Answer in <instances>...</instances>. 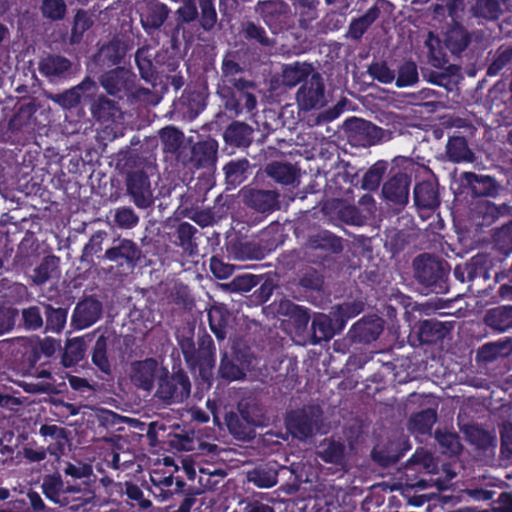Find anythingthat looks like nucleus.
<instances>
[{
    "mask_svg": "<svg viewBox=\"0 0 512 512\" xmlns=\"http://www.w3.org/2000/svg\"><path fill=\"white\" fill-rule=\"evenodd\" d=\"M64 471L66 475H69L74 479L83 480V484L85 485L84 488H76L74 486L67 488L66 492L68 493L80 494V496L75 498V500L78 501V503L72 504L71 507L79 508L80 506H83L84 504L90 502L94 497V493L90 488L91 476L93 473L92 467L88 464L83 463H69L67 464Z\"/></svg>",
    "mask_w": 512,
    "mask_h": 512,
    "instance_id": "obj_1",
    "label": "nucleus"
},
{
    "mask_svg": "<svg viewBox=\"0 0 512 512\" xmlns=\"http://www.w3.org/2000/svg\"><path fill=\"white\" fill-rule=\"evenodd\" d=\"M297 103L304 110L321 108L325 105L324 86L318 74H313L298 90Z\"/></svg>",
    "mask_w": 512,
    "mask_h": 512,
    "instance_id": "obj_2",
    "label": "nucleus"
},
{
    "mask_svg": "<svg viewBox=\"0 0 512 512\" xmlns=\"http://www.w3.org/2000/svg\"><path fill=\"white\" fill-rule=\"evenodd\" d=\"M166 375V369L155 360L148 359L132 365L131 381L139 388L149 391L157 378Z\"/></svg>",
    "mask_w": 512,
    "mask_h": 512,
    "instance_id": "obj_3",
    "label": "nucleus"
},
{
    "mask_svg": "<svg viewBox=\"0 0 512 512\" xmlns=\"http://www.w3.org/2000/svg\"><path fill=\"white\" fill-rule=\"evenodd\" d=\"M157 380L159 383L157 395L163 400H181L190 393V383L182 374L168 378V372L166 371V375L157 378Z\"/></svg>",
    "mask_w": 512,
    "mask_h": 512,
    "instance_id": "obj_4",
    "label": "nucleus"
},
{
    "mask_svg": "<svg viewBox=\"0 0 512 512\" xmlns=\"http://www.w3.org/2000/svg\"><path fill=\"white\" fill-rule=\"evenodd\" d=\"M315 410L306 412L305 410L295 411L289 414L286 420L287 430L293 437L306 439L311 436L315 429Z\"/></svg>",
    "mask_w": 512,
    "mask_h": 512,
    "instance_id": "obj_5",
    "label": "nucleus"
},
{
    "mask_svg": "<svg viewBox=\"0 0 512 512\" xmlns=\"http://www.w3.org/2000/svg\"><path fill=\"white\" fill-rule=\"evenodd\" d=\"M101 303L93 298H88L78 303L73 313V324L78 329H84L93 325L101 316Z\"/></svg>",
    "mask_w": 512,
    "mask_h": 512,
    "instance_id": "obj_6",
    "label": "nucleus"
},
{
    "mask_svg": "<svg viewBox=\"0 0 512 512\" xmlns=\"http://www.w3.org/2000/svg\"><path fill=\"white\" fill-rule=\"evenodd\" d=\"M409 185L410 179L406 174H397L383 185L382 194L389 202L404 205L408 202Z\"/></svg>",
    "mask_w": 512,
    "mask_h": 512,
    "instance_id": "obj_7",
    "label": "nucleus"
},
{
    "mask_svg": "<svg viewBox=\"0 0 512 512\" xmlns=\"http://www.w3.org/2000/svg\"><path fill=\"white\" fill-rule=\"evenodd\" d=\"M128 188L138 207L145 208L152 203L150 184L143 174L133 175L129 180Z\"/></svg>",
    "mask_w": 512,
    "mask_h": 512,
    "instance_id": "obj_8",
    "label": "nucleus"
},
{
    "mask_svg": "<svg viewBox=\"0 0 512 512\" xmlns=\"http://www.w3.org/2000/svg\"><path fill=\"white\" fill-rule=\"evenodd\" d=\"M141 21L144 26L157 28L165 21L168 11L164 4L155 0H144Z\"/></svg>",
    "mask_w": 512,
    "mask_h": 512,
    "instance_id": "obj_9",
    "label": "nucleus"
},
{
    "mask_svg": "<svg viewBox=\"0 0 512 512\" xmlns=\"http://www.w3.org/2000/svg\"><path fill=\"white\" fill-rule=\"evenodd\" d=\"M414 199L416 205L422 208L432 209L439 204L436 187L431 182H422L416 185Z\"/></svg>",
    "mask_w": 512,
    "mask_h": 512,
    "instance_id": "obj_10",
    "label": "nucleus"
},
{
    "mask_svg": "<svg viewBox=\"0 0 512 512\" xmlns=\"http://www.w3.org/2000/svg\"><path fill=\"white\" fill-rule=\"evenodd\" d=\"M210 328L219 339H224L226 326L230 320V314L222 305H215L208 312Z\"/></svg>",
    "mask_w": 512,
    "mask_h": 512,
    "instance_id": "obj_11",
    "label": "nucleus"
},
{
    "mask_svg": "<svg viewBox=\"0 0 512 512\" xmlns=\"http://www.w3.org/2000/svg\"><path fill=\"white\" fill-rule=\"evenodd\" d=\"M436 422V413L431 410H425L415 414L409 423L410 431L416 436L430 434L431 428Z\"/></svg>",
    "mask_w": 512,
    "mask_h": 512,
    "instance_id": "obj_12",
    "label": "nucleus"
},
{
    "mask_svg": "<svg viewBox=\"0 0 512 512\" xmlns=\"http://www.w3.org/2000/svg\"><path fill=\"white\" fill-rule=\"evenodd\" d=\"M129 77V72L124 69H118L106 73L102 77V85L109 94H116L126 86V80Z\"/></svg>",
    "mask_w": 512,
    "mask_h": 512,
    "instance_id": "obj_13",
    "label": "nucleus"
},
{
    "mask_svg": "<svg viewBox=\"0 0 512 512\" xmlns=\"http://www.w3.org/2000/svg\"><path fill=\"white\" fill-rule=\"evenodd\" d=\"M311 71V66L305 63H295L286 66L283 70V82L284 84L293 87L296 84H298L302 79L308 77Z\"/></svg>",
    "mask_w": 512,
    "mask_h": 512,
    "instance_id": "obj_14",
    "label": "nucleus"
},
{
    "mask_svg": "<svg viewBox=\"0 0 512 512\" xmlns=\"http://www.w3.org/2000/svg\"><path fill=\"white\" fill-rule=\"evenodd\" d=\"M447 154L452 161H470L472 154L462 137L451 138L447 144Z\"/></svg>",
    "mask_w": 512,
    "mask_h": 512,
    "instance_id": "obj_15",
    "label": "nucleus"
},
{
    "mask_svg": "<svg viewBox=\"0 0 512 512\" xmlns=\"http://www.w3.org/2000/svg\"><path fill=\"white\" fill-rule=\"evenodd\" d=\"M511 342H496L484 345L477 354L481 361L489 362L497 359L498 357L505 356L511 349Z\"/></svg>",
    "mask_w": 512,
    "mask_h": 512,
    "instance_id": "obj_16",
    "label": "nucleus"
},
{
    "mask_svg": "<svg viewBox=\"0 0 512 512\" xmlns=\"http://www.w3.org/2000/svg\"><path fill=\"white\" fill-rule=\"evenodd\" d=\"M355 329L365 340H373L383 330V321L376 316H372L368 319L359 321L355 325Z\"/></svg>",
    "mask_w": 512,
    "mask_h": 512,
    "instance_id": "obj_17",
    "label": "nucleus"
},
{
    "mask_svg": "<svg viewBox=\"0 0 512 512\" xmlns=\"http://www.w3.org/2000/svg\"><path fill=\"white\" fill-rule=\"evenodd\" d=\"M137 256L138 250L130 240H121L118 245L106 251V257L109 260H116L121 257L131 261L136 259Z\"/></svg>",
    "mask_w": 512,
    "mask_h": 512,
    "instance_id": "obj_18",
    "label": "nucleus"
},
{
    "mask_svg": "<svg viewBox=\"0 0 512 512\" xmlns=\"http://www.w3.org/2000/svg\"><path fill=\"white\" fill-rule=\"evenodd\" d=\"M85 354L84 343L81 339L74 338L67 342L63 355V364L67 367L78 363Z\"/></svg>",
    "mask_w": 512,
    "mask_h": 512,
    "instance_id": "obj_19",
    "label": "nucleus"
},
{
    "mask_svg": "<svg viewBox=\"0 0 512 512\" xmlns=\"http://www.w3.org/2000/svg\"><path fill=\"white\" fill-rule=\"evenodd\" d=\"M512 309L499 307L488 312L486 322L491 327L498 330H505L510 325Z\"/></svg>",
    "mask_w": 512,
    "mask_h": 512,
    "instance_id": "obj_20",
    "label": "nucleus"
},
{
    "mask_svg": "<svg viewBox=\"0 0 512 512\" xmlns=\"http://www.w3.org/2000/svg\"><path fill=\"white\" fill-rule=\"evenodd\" d=\"M445 45L452 53H459L467 46V36L461 27L451 28L445 36Z\"/></svg>",
    "mask_w": 512,
    "mask_h": 512,
    "instance_id": "obj_21",
    "label": "nucleus"
},
{
    "mask_svg": "<svg viewBox=\"0 0 512 512\" xmlns=\"http://www.w3.org/2000/svg\"><path fill=\"white\" fill-rule=\"evenodd\" d=\"M312 329L317 341L330 339L334 333L330 318L323 314L314 317Z\"/></svg>",
    "mask_w": 512,
    "mask_h": 512,
    "instance_id": "obj_22",
    "label": "nucleus"
},
{
    "mask_svg": "<svg viewBox=\"0 0 512 512\" xmlns=\"http://www.w3.org/2000/svg\"><path fill=\"white\" fill-rule=\"evenodd\" d=\"M376 18L377 11L375 9H370L365 15L353 21L349 29L351 37L355 39L360 38Z\"/></svg>",
    "mask_w": 512,
    "mask_h": 512,
    "instance_id": "obj_23",
    "label": "nucleus"
},
{
    "mask_svg": "<svg viewBox=\"0 0 512 512\" xmlns=\"http://www.w3.org/2000/svg\"><path fill=\"white\" fill-rule=\"evenodd\" d=\"M418 81L417 68L414 63L408 62L401 66L397 77V86L407 87Z\"/></svg>",
    "mask_w": 512,
    "mask_h": 512,
    "instance_id": "obj_24",
    "label": "nucleus"
},
{
    "mask_svg": "<svg viewBox=\"0 0 512 512\" xmlns=\"http://www.w3.org/2000/svg\"><path fill=\"white\" fill-rule=\"evenodd\" d=\"M249 135V127L242 123H233L225 131L226 140L236 145L242 144Z\"/></svg>",
    "mask_w": 512,
    "mask_h": 512,
    "instance_id": "obj_25",
    "label": "nucleus"
},
{
    "mask_svg": "<svg viewBox=\"0 0 512 512\" xmlns=\"http://www.w3.org/2000/svg\"><path fill=\"white\" fill-rule=\"evenodd\" d=\"M42 12L48 18L61 19L66 12V5L63 0H44Z\"/></svg>",
    "mask_w": 512,
    "mask_h": 512,
    "instance_id": "obj_26",
    "label": "nucleus"
},
{
    "mask_svg": "<svg viewBox=\"0 0 512 512\" xmlns=\"http://www.w3.org/2000/svg\"><path fill=\"white\" fill-rule=\"evenodd\" d=\"M267 172L281 183H289L293 179L291 167L285 164L273 163L267 167Z\"/></svg>",
    "mask_w": 512,
    "mask_h": 512,
    "instance_id": "obj_27",
    "label": "nucleus"
},
{
    "mask_svg": "<svg viewBox=\"0 0 512 512\" xmlns=\"http://www.w3.org/2000/svg\"><path fill=\"white\" fill-rule=\"evenodd\" d=\"M66 312L62 309H49L47 311V328L59 332L66 323Z\"/></svg>",
    "mask_w": 512,
    "mask_h": 512,
    "instance_id": "obj_28",
    "label": "nucleus"
},
{
    "mask_svg": "<svg viewBox=\"0 0 512 512\" xmlns=\"http://www.w3.org/2000/svg\"><path fill=\"white\" fill-rule=\"evenodd\" d=\"M309 319L310 317L305 309L294 307L290 321L294 326L296 335L301 336L304 333L308 326Z\"/></svg>",
    "mask_w": 512,
    "mask_h": 512,
    "instance_id": "obj_29",
    "label": "nucleus"
},
{
    "mask_svg": "<svg viewBox=\"0 0 512 512\" xmlns=\"http://www.w3.org/2000/svg\"><path fill=\"white\" fill-rule=\"evenodd\" d=\"M467 435L471 442L482 447L492 444L494 440V437L491 433L486 432L476 426L468 428Z\"/></svg>",
    "mask_w": 512,
    "mask_h": 512,
    "instance_id": "obj_30",
    "label": "nucleus"
},
{
    "mask_svg": "<svg viewBox=\"0 0 512 512\" xmlns=\"http://www.w3.org/2000/svg\"><path fill=\"white\" fill-rule=\"evenodd\" d=\"M370 75L382 83H391L394 78V72L384 63H374L369 68Z\"/></svg>",
    "mask_w": 512,
    "mask_h": 512,
    "instance_id": "obj_31",
    "label": "nucleus"
},
{
    "mask_svg": "<svg viewBox=\"0 0 512 512\" xmlns=\"http://www.w3.org/2000/svg\"><path fill=\"white\" fill-rule=\"evenodd\" d=\"M245 368L239 367L228 359H224L221 363L220 372L224 378L229 380H239L245 376Z\"/></svg>",
    "mask_w": 512,
    "mask_h": 512,
    "instance_id": "obj_32",
    "label": "nucleus"
},
{
    "mask_svg": "<svg viewBox=\"0 0 512 512\" xmlns=\"http://www.w3.org/2000/svg\"><path fill=\"white\" fill-rule=\"evenodd\" d=\"M69 67V61L62 57L48 59L43 64V70H45L47 74L52 75H60L66 72L69 69Z\"/></svg>",
    "mask_w": 512,
    "mask_h": 512,
    "instance_id": "obj_33",
    "label": "nucleus"
},
{
    "mask_svg": "<svg viewBox=\"0 0 512 512\" xmlns=\"http://www.w3.org/2000/svg\"><path fill=\"white\" fill-rule=\"evenodd\" d=\"M436 439L441 446L452 454L458 453L461 449L459 439L454 433H437Z\"/></svg>",
    "mask_w": 512,
    "mask_h": 512,
    "instance_id": "obj_34",
    "label": "nucleus"
},
{
    "mask_svg": "<svg viewBox=\"0 0 512 512\" xmlns=\"http://www.w3.org/2000/svg\"><path fill=\"white\" fill-rule=\"evenodd\" d=\"M426 45L429 48L433 65L440 67L445 62V55L440 47V41L432 34L429 35Z\"/></svg>",
    "mask_w": 512,
    "mask_h": 512,
    "instance_id": "obj_35",
    "label": "nucleus"
},
{
    "mask_svg": "<svg viewBox=\"0 0 512 512\" xmlns=\"http://www.w3.org/2000/svg\"><path fill=\"white\" fill-rule=\"evenodd\" d=\"M181 138V132L173 127H167L161 131V139L168 150H175L180 145Z\"/></svg>",
    "mask_w": 512,
    "mask_h": 512,
    "instance_id": "obj_36",
    "label": "nucleus"
},
{
    "mask_svg": "<svg viewBox=\"0 0 512 512\" xmlns=\"http://www.w3.org/2000/svg\"><path fill=\"white\" fill-rule=\"evenodd\" d=\"M116 223L124 228H131L136 225L138 218L131 209H119L115 212Z\"/></svg>",
    "mask_w": 512,
    "mask_h": 512,
    "instance_id": "obj_37",
    "label": "nucleus"
},
{
    "mask_svg": "<svg viewBox=\"0 0 512 512\" xmlns=\"http://www.w3.org/2000/svg\"><path fill=\"white\" fill-rule=\"evenodd\" d=\"M344 447L340 443H330L321 454L326 462L338 463L343 458Z\"/></svg>",
    "mask_w": 512,
    "mask_h": 512,
    "instance_id": "obj_38",
    "label": "nucleus"
},
{
    "mask_svg": "<svg viewBox=\"0 0 512 512\" xmlns=\"http://www.w3.org/2000/svg\"><path fill=\"white\" fill-rule=\"evenodd\" d=\"M210 268L215 277L219 279H227L233 274V266L224 263L223 261L212 258Z\"/></svg>",
    "mask_w": 512,
    "mask_h": 512,
    "instance_id": "obj_39",
    "label": "nucleus"
},
{
    "mask_svg": "<svg viewBox=\"0 0 512 512\" xmlns=\"http://www.w3.org/2000/svg\"><path fill=\"white\" fill-rule=\"evenodd\" d=\"M23 319L25 325L29 329L40 328L43 324V319L37 307H30L28 309H25L23 311Z\"/></svg>",
    "mask_w": 512,
    "mask_h": 512,
    "instance_id": "obj_40",
    "label": "nucleus"
},
{
    "mask_svg": "<svg viewBox=\"0 0 512 512\" xmlns=\"http://www.w3.org/2000/svg\"><path fill=\"white\" fill-rule=\"evenodd\" d=\"M503 0H485L479 4L480 13L491 18L497 17L502 10Z\"/></svg>",
    "mask_w": 512,
    "mask_h": 512,
    "instance_id": "obj_41",
    "label": "nucleus"
},
{
    "mask_svg": "<svg viewBox=\"0 0 512 512\" xmlns=\"http://www.w3.org/2000/svg\"><path fill=\"white\" fill-rule=\"evenodd\" d=\"M80 90L81 87L74 88L59 95L55 98V101L64 107H73L80 101Z\"/></svg>",
    "mask_w": 512,
    "mask_h": 512,
    "instance_id": "obj_42",
    "label": "nucleus"
},
{
    "mask_svg": "<svg viewBox=\"0 0 512 512\" xmlns=\"http://www.w3.org/2000/svg\"><path fill=\"white\" fill-rule=\"evenodd\" d=\"M16 312L10 308L0 310V333L9 331L15 324Z\"/></svg>",
    "mask_w": 512,
    "mask_h": 512,
    "instance_id": "obj_43",
    "label": "nucleus"
},
{
    "mask_svg": "<svg viewBox=\"0 0 512 512\" xmlns=\"http://www.w3.org/2000/svg\"><path fill=\"white\" fill-rule=\"evenodd\" d=\"M93 362L97 365L103 372H109V364L107 358L104 353V343L100 340L96 342L95 351L93 354Z\"/></svg>",
    "mask_w": 512,
    "mask_h": 512,
    "instance_id": "obj_44",
    "label": "nucleus"
},
{
    "mask_svg": "<svg viewBox=\"0 0 512 512\" xmlns=\"http://www.w3.org/2000/svg\"><path fill=\"white\" fill-rule=\"evenodd\" d=\"M381 176L382 171L380 168L373 167L365 174L363 179V186L366 189H375L380 183Z\"/></svg>",
    "mask_w": 512,
    "mask_h": 512,
    "instance_id": "obj_45",
    "label": "nucleus"
},
{
    "mask_svg": "<svg viewBox=\"0 0 512 512\" xmlns=\"http://www.w3.org/2000/svg\"><path fill=\"white\" fill-rule=\"evenodd\" d=\"M415 462L421 464L428 472L434 473L436 465L433 463L431 454L426 451H417L414 455Z\"/></svg>",
    "mask_w": 512,
    "mask_h": 512,
    "instance_id": "obj_46",
    "label": "nucleus"
},
{
    "mask_svg": "<svg viewBox=\"0 0 512 512\" xmlns=\"http://www.w3.org/2000/svg\"><path fill=\"white\" fill-rule=\"evenodd\" d=\"M43 488L46 493V495L53 499L54 501L58 502L59 500L54 496V494H57L62 489V483L57 478H49L46 479L43 483Z\"/></svg>",
    "mask_w": 512,
    "mask_h": 512,
    "instance_id": "obj_47",
    "label": "nucleus"
},
{
    "mask_svg": "<svg viewBox=\"0 0 512 512\" xmlns=\"http://www.w3.org/2000/svg\"><path fill=\"white\" fill-rule=\"evenodd\" d=\"M216 21V12L210 6H203L202 8V25L205 29H210Z\"/></svg>",
    "mask_w": 512,
    "mask_h": 512,
    "instance_id": "obj_48",
    "label": "nucleus"
},
{
    "mask_svg": "<svg viewBox=\"0 0 512 512\" xmlns=\"http://www.w3.org/2000/svg\"><path fill=\"white\" fill-rule=\"evenodd\" d=\"M185 2V5L178 9V13L184 21H191L197 16V9L190 1Z\"/></svg>",
    "mask_w": 512,
    "mask_h": 512,
    "instance_id": "obj_49",
    "label": "nucleus"
},
{
    "mask_svg": "<svg viewBox=\"0 0 512 512\" xmlns=\"http://www.w3.org/2000/svg\"><path fill=\"white\" fill-rule=\"evenodd\" d=\"M260 475V471L254 472L253 476L250 478L253 482H255L259 487H271L276 483V475L270 474L268 477L262 479L258 477Z\"/></svg>",
    "mask_w": 512,
    "mask_h": 512,
    "instance_id": "obj_50",
    "label": "nucleus"
},
{
    "mask_svg": "<svg viewBox=\"0 0 512 512\" xmlns=\"http://www.w3.org/2000/svg\"><path fill=\"white\" fill-rule=\"evenodd\" d=\"M245 30L249 37L255 38L263 44H268L267 40L263 36L264 31L261 28L257 27L256 25H254L252 23H249V24H247Z\"/></svg>",
    "mask_w": 512,
    "mask_h": 512,
    "instance_id": "obj_51",
    "label": "nucleus"
},
{
    "mask_svg": "<svg viewBox=\"0 0 512 512\" xmlns=\"http://www.w3.org/2000/svg\"><path fill=\"white\" fill-rule=\"evenodd\" d=\"M362 311V304L360 303H352V304H345L340 307V312L343 316H346L347 318L354 317L358 315Z\"/></svg>",
    "mask_w": 512,
    "mask_h": 512,
    "instance_id": "obj_52",
    "label": "nucleus"
},
{
    "mask_svg": "<svg viewBox=\"0 0 512 512\" xmlns=\"http://www.w3.org/2000/svg\"><path fill=\"white\" fill-rule=\"evenodd\" d=\"M503 446L512 452V425H506L501 432Z\"/></svg>",
    "mask_w": 512,
    "mask_h": 512,
    "instance_id": "obj_53",
    "label": "nucleus"
},
{
    "mask_svg": "<svg viewBox=\"0 0 512 512\" xmlns=\"http://www.w3.org/2000/svg\"><path fill=\"white\" fill-rule=\"evenodd\" d=\"M127 495L131 498V499H135V500H138L141 498L142 496V492L141 490L137 487V486H134V485H129L127 487Z\"/></svg>",
    "mask_w": 512,
    "mask_h": 512,
    "instance_id": "obj_54",
    "label": "nucleus"
},
{
    "mask_svg": "<svg viewBox=\"0 0 512 512\" xmlns=\"http://www.w3.org/2000/svg\"><path fill=\"white\" fill-rule=\"evenodd\" d=\"M249 512H274L273 509L265 504H255L251 506Z\"/></svg>",
    "mask_w": 512,
    "mask_h": 512,
    "instance_id": "obj_55",
    "label": "nucleus"
},
{
    "mask_svg": "<svg viewBox=\"0 0 512 512\" xmlns=\"http://www.w3.org/2000/svg\"><path fill=\"white\" fill-rule=\"evenodd\" d=\"M58 430V428L54 425H44L40 428V433L43 436H52Z\"/></svg>",
    "mask_w": 512,
    "mask_h": 512,
    "instance_id": "obj_56",
    "label": "nucleus"
},
{
    "mask_svg": "<svg viewBox=\"0 0 512 512\" xmlns=\"http://www.w3.org/2000/svg\"><path fill=\"white\" fill-rule=\"evenodd\" d=\"M69 383L75 389H79L86 385L85 380L75 377V376H72L69 378Z\"/></svg>",
    "mask_w": 512,
    "mask_h": 512,
    "instance_id": "obj_57",
    "label": "nucleus"
},
{
    "mask_svg": "<svg viewBox=\"0 0 512 512\" xmlns=\"http://www.w3.org/2000/svg\"><path fill=\"white\" fill-rule=\"evenodd\" d=\"M244 98H245V105H246L247 109L252 110L253 108H255L256 99L252 94L247 93L244 95Z\"/></svg>",
    "mask_w": 512,
    "mask_h": 512,
    "instance_id": "obj_58",
    "label": "nucleus"
},
{
    "mask_svg": "<svg viewBox=\"0 0 512 512\" xmlns=\"http://www.w3.org/2000/svg\"><path fill=\"white\" fill-rule=\"evenodd\" d=\"M84 14L82 13H78L77 16H76V19H75V31L78 30L79 28L81 29H84L85 28V20H84V17H83Z\"/></svg>",
    "mask_w": 512,
    "mask_h": 512,
    "instance_id": "obj_59",
    "label": "nucleus"
},
{
    "mask_svg": "<svg viewBox=\"0 0 512 512\" xmlns=\"http://www.w3.org/2000/svg\"><path fill=\"white\" fill-rule=\"evenodd\" d=\"M184 469L186 470V473L189 476V478H194V476H195V470L194 469H192L186 463H184Z\"/></svg>",
    "mask_w": 512,
    "mask_h": 512,
    "instance_id": "obj_60",
    "label": "nucleus"
},
{
    "mask_svg": "<svg viewBox=\"0 0 512 512\" xmlns=\"http://www.w3.org/2000/svg\"><path fill=\"white\" fill-rule=\"evenodd\" d=\"M509 54V57L507 59H500V64H504L505 61H512V50H504L502 55Z\"/></svg>",
    "mask_w": 512,
    "mask_h": 512,
    "instance_id": "obj_61",
    "label": "nucleus"
},
{
    "mask_svg": "<svg viewBox=\"0 0 512 512\" xmlns=\"http://www.w3.org/2000/svg\"><path fill=\"white\" fill-rule=\"evenodd\" d=\"M8 497H9V491L7 489L0 488V499L4 500V499H7Z\"/></svg>",
    "mask_w": 512,
    "mask_h": 512,
    "instance_id": "obj_62",
    "label": "nucleus"
},
{
    "mask_svg": "<svg viewBox=\"0 0 512 512\" xmlns=\"http://www.w3.org/2000/svg\"><path fill=\"white\" fill-rule=\"evenodd\" d=\"M234 68H235L234 64H230L229 62L224 63L225 72H232Z\"/></svg>",
    "mask_w": 512,
    "mask_h": 512,
    "instance_id": "obj_63",
    "label": "nucleus"
},
{
    "mask_svg": "<svg viewBox=\"0 0 512 512\" xmlns=\"http://www.w3.org/2000/svg\"><path fill=\"white\" fill-rule=\"evenodd\" d=\"M10 398L5 395H0V405H7Z\"/></svg>",
    "mask_w": 512,
    "mask_h": 512,
    "instance_id": "obj_64",
    "label": "nucleus"
}]
</instances>
